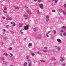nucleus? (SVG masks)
Segmentation results:
<instances>
[{"label":"nucleus","mask_w":66,"mask_h":66,"mask_svg":"<svg viewBox=\"0 0 66 66\" xmlns=\"http://www.w3.org/2000/svg\"><path fill=\"white\" fill-rule=\"evenodd\" d=\"M39 7H40V9H43V4H39Z\"/></svg>","instance_id":"1"},{"label":"nucleus","mask_w":66,"mask_h":66,"mask_svg":"<svg viewBox=\"0 0 66 66\" xmlns=\"http://www.w3.org/2000/svg\"><path fill=\"white\" fill-rule=\"evenodd\" d=\"M24 29L26 30H28V29H29L28 27L27 26H26L24 27Z\"/></svg>","instance_id":"2"},{"label":"nucleus","mask_w":66,"mask_h":66,"mask_svg":"<svg viewBox=\"0 0 66 66\" xmlns=\"http://www.w3.org/2000/svg\"><path fill=\"white\" fill-rule=\"evenodd\" d=\"M57 42H59V43H61V40H60L59 39H57Z\"/></svg>","instance_id":"3"},{"label":"nucleus","mask_w":66,"mask_h":66,"mask_svg":"<svg viewBox=\"0 0 66 66\" xmlns=\"http://www.w3.org/2000/svg\"><path fill=\"white\" fill-rule=\"evenodd\" d=\"M29 46H32V44L31 43H29V44L28 47H29Z\"/></svg>","instance_id":"4"},{"label":"nucleus","mask_w":66,"mask_h":66,"mask_svg":"<svg viewBox=\"0 0 66 66\" xmlns=\"http://www.w3.org/2000/svg\"><path fill=\"white\" fill-rule=\"evenodd\" d=\"M20 32L21 33V34H22L23 33V32H22V29L20 31Z\"/></svg>","instance_id":"5"},{"label":"nucleus","mask_w":66,"mask_h":66,"mask_svg":"<svg viewBox=\"0 0 66 66\" xmlns=\"http://www.w3.org/2000/svg\"><path fill=\"white\" fill-rule=\"evenodd\" d=\"M27 63H26V62L24 64V66H27Z\"/></svg>","instance_id":"6"},{"label":"nucleus","mask_w":66,"mask_h":66,"mask_svg":"<svg viewBox=\"0 0 66 66\" xmlns=\"http://www.w3.org/2000/svg\"><path fill=\"white\" fill-rule=\"evenodd\" d=\"M7 20H12V18H10L9 19H7Z\"/></svg>","instance_id":"7"},{"label":"nucleus","mask_w":66,"mask_h":66,"mask_svg":"<svg viewBox=\"0 0 66 66\" xmlns=\"http://www.w3.org/2000/svg\"><path fill=\"white\" fill-rule=\"evenodd\" d=\"M62 29H65V28H66V26H63L62 27Z\"/></svg>","instance_id":"8"},{"label":"nucleus","mask_w":66,"mask_h":66,"mask_svg":"<svg viewBox=\"0 0 66 66\" xmlns=\"http://www.w3.org/2000/svg\"><path fill=\"white\" fill-rule=\"evenodd\" d=\"M4 55H8V54H7V53H4Z\"/></svg>","instance_id":"9"},{"label":"nucleus","mask_w":66,"mask_h":66,"mask_svg":"<svg viewBox=\"0 0 66 66\" xmlns=\"http://www.w3.org/2000/svg\"><path fill=\"white\" fill-rule=\"evenodd\" d=\"M3 12L4 13H7V12L6 11L3 10Z\"/></svg>","instance_id":"10"},{"label":"nucleus","mask_w":66,"mask_h":66,"mask_svg":"<svg viewBox=\"0 0 66 66\" xmlns=\"http://www.w3.org/2000/svg\"><path fill=\"white\" fill-rule=\"evenodd\" d=\"M46 36H47V37H49V36H48V33H47L46 34Z\"/></svg>","instance_id":"11"},{"label":"nucleus","mask_w":66,"mask_h":66,"mask_svg":"<svg viewBox=\"0 0 66 66\" xmlns=\"http://www.w3.org/2000/svg\"><path fill=\"white\" fill-rule=\"evenodd\" d=\"M10 55H11V56H13V54H12L11 53H10Z\"/></svg>","instance_id":"12"},{"label":"nucleus","mask_w":66,"mask_h":66,"mask_svg":"<svg viewBox=\"0 0 66 66\" xmlns=\"http://www.w3.org/2000/svg\"><path fill=\"white\" fill-rule=\"evenodd\" d=\"M19 9V7H16V9Z\"/></svg>","instance_id":"13"},{"label":"nucleus","mask_w":66,"mask_h":66,"mask_svg":"<svg viewBox=\"0 0 66 66\" xmlns=\"http://www.w3.org/2000/svg\"><path fill=\"white\" fill-rule=\"evenodd\" d=\"M63 13L64 15L66 14V13H65V11H63Z\"/></svg>","instance_id":"14"},{"label":"nucleus","mask_w":66,"mask_h":66,"mask_svg":"<svg viewBox=\"0 0 66 66\" xmlns=\"http://www.w3.org/2000/svg\"><path fill=\"white\" fill-rule=\"evenodd\" d=\"M40 61L41 62H45V61H44V60H41Z\"/></svg>","instance_id":"15"},{"label":"nucleus","mask_w":66,"mask_h":66,"mask_svg":"<svg viewBox=\"0 0 66 66\" xmlns=\"http://www.w3.org/2000/svg\"><path fill=\"white\" fill-rule=\"evenodd\" d=\"M57 1H58L57 0H55V3H57Z\"/></svg>","instance_id":"16"},{"label":"nucleus","mask_w":66,"mask_h":66,"mask_svg":"<svg viewBox=\"0 0 66 66\" xmlns=\"http://www.w3.org/2000/svg\"><path fill=\"white\" fill-rule=\"evenodd\" d=\"M52 12H55V11L54 10H53L52 11Z\"/></svg>","instance_id":"17"},{"label":"nucleus","mask_w":66,"mask_h":66,"mask_svg":"<svg viewBox=\"0 0 66 66\" xmlns=\"http://www.w3.org/2000/svg\"><path fill=\"white\" fill-rule=\"evenodd\" d=\"M49 17V15H47V16H46V18H48Z\"/></svg>","instance_id":"18"},{"label":"nucleus","mask_w":66,"mask_h":66,"mask_svg":"<svg viewBox=\"0 0 66 66\" xmlns=\"http://www.w3.org/2000/svg\"><path fill=\"white\" fill-rule=\"evenodd\" d=\"M13 23H14V22H11V24H13Z\"/></svg>","instance_id":"19"},{"label":"nucleus","mask_w":66,"mask_h":66,"mask_svg":"<svg viewBox=\"0 0 66 66\" xmlns=\"http://www.w3.org/2000/svg\"><path fill=\"white\" fill-rule=\"evenodd\" d=\"M31 63H29L28 66H31Z\"/></svg>","instance_id":"20"},{"label":"nucleus","mask_w":66,"mask_h":66,"mask_svg":"<svg viewBox=\"0 0 66 66\" xmlns=\"http://www.w3.org/2000/svg\"><path fill=\"white\" fill-rule=\"evenodd\" d=\"M4 10H7V8H4Z\"/></svg>","instance_id":"21"},{"label":"nucleus","mask_w":66,"mask_h":66,"mask_svg":"<svg viewBox=\"0 0 66 66\" xmlns=\"http://www.w3.org/2000/svg\"><path fill=\"white\" fill-rule=\"evenodd\" d=\"M63 35H64V36H65L66 35V33H63Z\"/></svg>","instance_id":"22"},{"label":"nucleus","mask_w":66,"mask_h":66,"mask_svg":"<svg viewBox=\"0 0 66 66\" xmlns=\"http://www.w3.org/2000/svg\"><path fill=\"white\" fill-rule=\"evenodd\" d=\"M37 13H39V10H37Z\"/></svg>","instance_id":"23"},{"label":"nucleus","mask_w":66,"mask_h":66,"mask_svg":"<svg viewBox=\"0 0 66 66\" xmlns=\"http://www.w3.org/2000/svg\"><path fill=\"white\" fill-rule=\"evenodd\" d=\"M13 24L14 26H16V24L15 23H14Z\"/></svg>","instance_id":"24"},{"label":"nucleus","mask_w":66,"mask_h":66,"mask_svg":"<svg viewBox=\"0 0 66 66\" xmlns=\"http://www.w3.org/2000/svg\"><path fill=\"white\" fill-rule=\"evenodd\" d=\"M48 21H49V19H47L46 20V21H47V22H48Z\"/></svg>","instance_id":"25"},{"label":"nucleus","mask_w":66,"mask_h":66,"mask_svg":"<svg viewBox=\"0 0 66 66\" xmlns=\"http://www.w3.org/2000/svg\"><path fill=\"white\" fill-rule=\"evenodd\" d=\"M41 0H38V2H40L41 1Z\"/></svg>","instance_id":"26"},{"label":"nucleus","mask_w":66,"mask_h":66,"mask_svg":"<svg viewBox=\"0 0 66 66\" xmlns=\"http://www.w3.org/2000/svg\"><path fill=\"white\" fill-rule=\"evenodd\" d=\"M12 47H10L9 48V50H12Z\"/></svg>","instance_id":"27"},{"label":"nucleus","mask_w":66,"mask_h":66,"mask_svg":"<svg viewBox=\"0 0 66 66\" xmlns=\"http://www.w3.org/2000/svg\"><path fill=\"white\" fill-rule=\"evenodd\" d=\"M28 16V15H24V17H27V16Z\"/></svg>","instance_id":"28"},{"label":"nucleus","mask_w":66,"mask_h":66,"mask_svg":"<svg viewBox=\"0 0 66 66\" xmlns=\"http://www.w3.org/2000/svg\"><path fill=\"white\" fill-rule=\"evenodd\" d=\"M19 27H22V26L21 25H20L19 26Z\"/></svg>","instance_id":"29"},{"label":"nucleus","mask_w":66,"mask_h":66,"mask_svg":"<svg viewBox=\"0 0 66 66\" xmlns=\"http://www.w3.org/2000/svg\"><path fill=\"white\" fill-rule=\"evenodd\" d=\"M31 54H32V55H35L34 54V53H31Z\"/></svg>","instance_id":"30"},{"label":"nucleus","mask_w":66,"mask_h":66,"mask_svg":"<svg viewBox=\"0 0 66 66\" xmlns=\"http://www.w3.org/2000/svg\"><path fill=\"white\" fill-rule=\"evenodd\" d=\"M56 32V31H53V32L54 33H55Z\"/></svg>","instance_id":"31"},{"label":"nucleus","mask_w":66,"mask_h":66,"mask_svg":"<svg viewBox=\"0 0 66 66\" xmlns=\"http://www.w3.org/2000/svg\"><path fill=\"white\" fill-rule=\"evenodd\" d=\"M44 49H47V47H45L44 48Z\"/></svg>","instance_id":"32"},{"label":"nucleus","mask_w":66,"mask_h":66,"mask_svg":"<svg viewBox=\"0 0 66 66\" xmlns=\"http://www.w3.org/2000/svg\"><path fill=\"white\" fill-rule=\"evenodd\" d=\"M5 29H3V30L4 31H5Z\"/></svg>","instance_id":"33"},{"label":"nucleus","mask_w":66,"mask_h":66,"mask_svg":"<svg viewBox=\"0 0 66 66\" xmlns=\"http://www.w3.org/2000/svg\"><path fill=\"white\" fill-rule=\"evenodd\" d=\"M64 7H66V4H64Z\"/></svg>","instance_id":"34"},{"label":"nucleus","mask_w":66,"mask_h":66,"mask_svg":"<svg viewBox=\"0 0 66 66\" xmlns=\"http://www.w3.org/2000/svg\"><path fill=\"white\" fill-rule=\"evenodd\" d=\"M64 60V58H62V59H61V61H63Z\"/></svg>","instance_id":"35"},{"label":"nucleus","mask_w":66,"mask_h":66,"mask_svg":"<svg viewBox=\"0 0 66 66\" xmlns=\"http://www.w3.org/2000/svg\"><path fill=\"white\" fill-rule=\"evenodd\" d=\"M3 19H5V18L4 17H3Z\"/></svg>","instance_id":"36"},{"label":"nucleus","mask_w":66,"mask_h":66,"mask_svg":"<svg viewBox=\"0 0 66 66\" xmlns=\"http://www.w3.org/2000/svg\"><path fill=\"white\" fill-rule=\"evenodd\" d=\"M57 48L58 50H60V48L59 47H58Z\"/></svg>","instance_id":"37"},{"label":"nucleus","mask_w":66,"mask_h":66,"mask_svg":"<svg viewBox=\"0 0 66 66\" xmlns=\"http://www.w3.org/2000/svg\"><path fill=\"white\" fill-rule=\"evenodd\" d=\"M61 32H63V30H61Z\"/></svg>","instance_id":"38"},{"label":"nucleus","mask_w":66,"mask_h":66,"mask_svg":"<svg viewBox=\"0 0 66 66\" xmlns=\"http://www.w3.org/2000/svg\"><path fill=\"white\" fill-rule=\"evenodd\" d=\"M50 33V31H48V33Z\"/></svg>","instance_id":"39"},{"label":"nucleus","mask_w":66,"mask_h":66,"mask_svg":"<svg viewBox=\"0 0 66 66\" xmlns=\"http://www.w3.org/2000/svg\"><path fill=\"white\" fill-rule=\"evenodd\" d=\"M34 1H37V0H34Z\"/></svg>","instance_id":"40"},{"label":"nucleus","mask_w":66,"mask_h":66,"mask_svg":"<svg viewBox=\"0 0 66 66\" xmlns=\"http://www.w3.org/2000/svg\"><path fill=\"white\" fill-rule=\"evenodd\" d=\"M44 52H47V51H44Z\"/></svg>","instance_id":"41"},{"label":"nucleus","mask_w":66,"mask_h":66,"mask_svg":"<svg viewBox=\"0 0 66 66\" xmlns=\"http://www.w3.org/2000/svg\"><path fill=\"white\" fill-rule=\"evenodd\" d=\"M27 11H28V12H29V10H27Z\"/></svg>","instance_id":"42"},{"label":"nucleus","mask_w":66,"mask_h":66,"mask_svg":"<svg viewBox=\"0 0 66 66\" xmlns=\"http://www.w3.org/2000/svg\"><path fill=\"white\" fill-rule=\"evenodd\" d=\"M10 66H13L12 65H10Z\"/></svg>","instance_id":"43"},{"label":"nucleus","mask_w":66,"mask_h":66,"mask_svg":"<svg viewBox=\"0 0 66 66\" xmlns=\"http://www.w3.org/2000/svg\"><path fill=\"white\" fill-rule=\"evenodd\" d=\"M3 59H4V58H3Z\"/></svg>","instance_id":"44"},{"label":"nucleus","mask_w":66,"mask_h":66,"mask_svg":"<svg viewBox=\"0 0 66 66\" xmlns=\"http://www.w3.org/2000/svg\"><path fill=\"white\" fill-rule=\"evenodd\" d=\"M8 27H7V28H8Z\"/></svg>","instance_id":"45"},{"label":"nucleus","mask_w":66,"mask_h":66,"mask_svg":"<svg viewBox=\"0 0 66 66\" xmlns=\"http://www.w3.org/2000/svg\"><path fill=\"white\" fill-rule=\"evenodd\" d=\"M3 60H4V59H3Z\"/></svg>","instance_id":"46"}]
</instances>
